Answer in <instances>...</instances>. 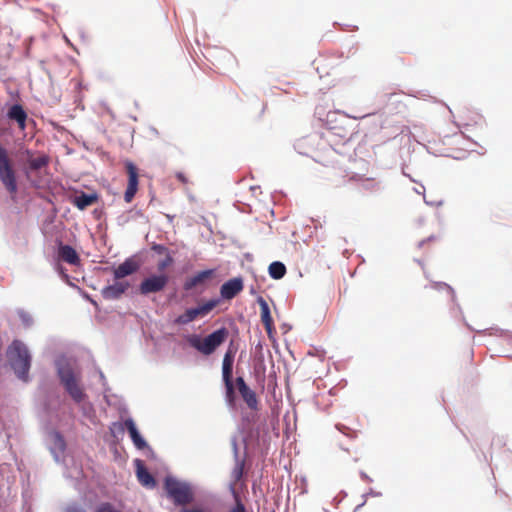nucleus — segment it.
I'll return each mask as SVG.
<instances>
[{"label":"nucleus","mask_w":512,"mask_h":512,"mask_svg":"<svg viewBox=\"0 0 512 512\" xmlns=\"http://www.w3.org/2000/svg\"><path fill=\"white\" fill-rule=\"evenodd\" d=\"M215 274V268L198 271L184 281L183 289L188 292L197 286H205L215 276Z\"/></svg>","instance_id":"2eb2a0df"},{"label":"nucleus","mask_w":512,"mask_h":512,"mask_svg":"<svg viewBox=\"0 0 512 512\" xmlns=\"http://www.w3.org/2000/svg\"><path fill=\"white\" fill-rule=\"evenodd\" d=\"M174 262L173 257L171 256L170 252L165 255V258L159 261L158 263V270L163 271L167 267H169Z\"/></svg>","instance_id":"473e14b6"},{"label":"nucleus","mask_w":512,"mask_h":512,"mask_svg":"<svg viewBox=\"0 0 512 512\" xmlns=\"http://www.w3.org/2000/svg\"><path fill=\"white\" fill-rule=\"evenodd\" d=\"M99 377H100V380H101V383H102L103 387H105L106 386V377H105L104 373L101 370H99Z\"/></svg>","instance_id":"8fccbe9b"},{"label":"nucleus","mask_w":512,"mask_h":512,"mask_svg":"<svg viewBox=\"0 0 512 512\" xmlns=\"http://www.w3.org/2000/svg\"><path fill=\"white\" fill-rule=\"evenodd\" d=\"M169 280L170 278L166 273H152L142 279L137 288V293L144 297L160 293L165 290Z\"/></svg>","instance_id":"9d476101"},{"label":"nucleus","mask_w":512,"mask_h":512,"mask_svg":"<svg viewBox=\"0 0 512 512\" xmlns=\"http://www.w3.org/2000/svg\"><path fill=\"white\" fill-rule=\"evenodd\" d=\"M163 488L167 498L174 506L188 508L187 505L195 502V492L190 482L179 480L173 475H167L163 481Z\"/></svg>","instance_id":"7ed1b4c3"},{"label":"nucleus","mask_w":512,"mask_h":512,"mask_svg":"<svg viewBox=\"0 0 512 512\" xmlns=\"http://www.w3.org/2000/svg\"><path fill=\"white\" fill-rule=\"evenodd\" d=\"M222 381L225 387V401L229 407L234 408L236 405L237 395L233 383V373L222 372Z\"/></svg>","instance_id":"b1692460"},{"label":"nucleus","mask_w":512,"mask_h":512,"mask_svg":"<svg viewBox=\"0 0 512 512\" xmlns=\"http://www.w3.org/2000/svg\"><path fill=\"white\" fill-rule=\"evenodd\" d=\"M229 331L222 326L204 338L199 334H189L186 337L187 343L205 356L213 354L228 338Z\"/></svg>","instance_id":"423d86ee"},{"label":"nucleus","mask_w":512,"mask_h":512,"mask_svg":"<svg viewBox=\"0 0 512 512\" xmlns=\"http://www.w3.org/2000/svg\"><path fill=\"white\" fill-rule=\"evenodd\" d=\"M3 504V493H2V490L0 489V507L2 506Z\"/></svg>","instance_id":"5fc2aeb1"},{"label":"nucleus","mask_w":512,"mask_h":512,"mask_svg":"<svg viewBox=\"0 0 512 512\" xmlns=\"http://www.w3.org/2000/svg\"><path fill=\"white\" fill-rule=\"evenodd\" d=\"M49 163V158L47 155H40L35 158H31L29 160V166L32 170H41L42 168L46 167Z\"/></svg>","instance_id":"c85d7f7f"},{"label":"nucleus","mask_w":512,"mask_h":512,"mask_svg":"<svg viewBox=\"0 0 512 512\" xmlns=\"http://www.w3.org/2000/svg\"><path fill=\"white\" fill-rule=\"evenodd\" d=\"M366 504V500H363L360 504H358L355 509H354V512H358L359 510H361V508Z\"/></svg>","instance_id":"3c124183"},{"label":"nucleus","mask_w":512,"mask_h":512,"mask_svg":"<svg viewBox=\"0 0 512 512\" xmlns=\"http://www.w3.org/2000/svg\"><path fill=\"white\" fill-rule=\"evenodd\" d=\"M57 257L59 260L71 265H78L80 262V257L77 251L71 245L64 244L61 241H58Z\"/></svg>","instance_id":"5701e85b"},{"label":"nucleus","mask_w":512,"mask_h":512,"mask_svg":"<svg viewBox=\"0 0 512 512\" xmlns=\"http://www.w3.org/2000/svg\"><path fill=\"white\" fill-rule=\"evenodd\" d=\"M45 446L49 450L54 461L57 464H62L65 466L63 475L66 479L78 480L82 476L81 468L75 466L73 469L70 470L67 468L65 464L64 454L67 448V444L61 432H59L56 429L49 430L46 434Z\"/></svg>","instance_id":"20e7f679"},{"label":"nucleus","mask_w":512,"mask_h":512,"mask_svg":"<svg viewBox=\"0 0 512 512\" xmlns=\"http://www.w3.org/2000/svg\"><path fill=\"white\" fill-rule=\"evenodd\" d=\"M256 301L260 306L261 321L265 327V330H266L268 336L271 338L273 335V332L275 330V327H274L273 318L271 316L270 307H269L267 301L262 296H258Z\"/></svg>","instance_id":"4be33fe9"},{"label":"nucleus","mask_w":512,"mask_h":512,"mask_svg":"<svg viewBox=\"0 0 512 512\" xmlns=\"http://www.w3.org/2000/svg\"><path fill=\"white\" fill-rule=\"evenodd\" d=\"M135 473L139 483L148 489L156 487L157 482L152 473L147 469L143 460L136 458L134 460Z\"/></svg>","instance_id":"6ab92c4d"},{"label":"nucleus","mask_w":512,"mask_h":512,"mask_svg":"<svg viewBox=\"0 0 512 512\" xmlns=\"http://www.w3.org/2000/svg\"><path fill=\"white\" fill-rule=\"evenodd\" d=\"M0 181L9 193L18 191L16 172L9 158L8 151L0 143Z\"/></svg>","instance_id":"6e6552de"},{"label":"nucleus","mask_w":512,"mask_h":512,"mask_svg":"<svg viewBox=\"0 0 512 512\" xmlns=\"http://www.w3.org/2000/svg\"><path fill=\"white\" fill-rule=\"evenodd\" d=\"M287 272L286 266L281 261H273L268 267V274L274 280L282 279Z\"/></svg>","instance_id":"bb28decb"},{"label":"nucleus","mask_w":512,"mask_h":512,"mask_svg":"<svg viewBox=\"0 0 512 512\" xmlns=\"http://www.w3.org/2000/svg\"><path fill=\"white\" fill-rule=\"evenodd\" d=\"M63 512H86V510L81 504L72 502L65 507Z\"/></svg>","instance_id":"c9c22d12"},{"label":"nucleus","mask_w":512,"mask_h":512,"mask_svg":"<svg viewBox=\"0 0 512 512\" xmlns=\"http://www.w3.org/2000/svg\"><path fill=\"white\" fill-rule=\"evenodd\" d=\"M81 295L85 300L89 301L96 309H99V305H98L97 301L94 300L90 294L81 290Z\"/></svg>","instance_id":"a19ab883"},{"label":"nucleus","mask_w":512,"mask_h":512,"mask_svg":"<svg viewBox=\"0 0 512 512\" xmlns=\"http://www.w3.org/2000/svg\"><path fill=\"white\" fill-rule=\"evenodd\" d=\"M434 239H435V236L431 235V236L427 237L425 240H426V242H430V241H432Z\"/></svg>","instance_id":"864d4df0"},{"label":"nucleus","mask_w":512,"mask_h":512,"mask_svg":"<svg viewBox=\"0 0 512 512\" xmlns=\"http://www.w3.org/2000/svg\"><path fill=\"white\" fill-rule=\"evenodd\" d=\"M219 305V300L209 299L204 303L198 304L195 307H189L173 320V324L183 326L187 325L199 317L207 316L214 308Z\"/></svg>","instance_id":"1a4fd4ad"},{"label":"nucleus","mask_w":512,"mask_h":512,"mask_svg":"<svg viewBox=\"0 0 512 512\" xmlns=\"http://www.w3.org/2000/svg\"><path fill=\"white\" fill-rule=\"evenodd\" d=\"M128 212H129V215L131 217V220L132 219H136L137 217H142L143 216V213H142L141 210H133V209H131Z\"/></svg>","instance_id":"a18cd8bd"},{"label":"nucleus","mask_w":512,"mask_h":512,"mask_svg":"<svg viewBox=\"0 0 512 512\" xmlns=\"http://www.w3.org/2000/svg\"><path fill=\"white\" fill-rule=\"evenodd\" d=\"M235 383L246 405L251 410H256L258 408V400L256 393L249 387V385L245 382L242 376H237L235 379Z\"/></svg>","instance_id":"aec40b11"},{"label":"nucleus","mask_w":512,"mask_h":512,"mask_svg":"<svg viewBox=\"0 0 512 512\" xmlns=\"http://www.w3.org/2000/svg\"><path fill=\"white\" fill-rule=\"evenodd\" d=\"M229 331L222 326L204 338L199 334H189L186 337L187 343L205 356L213 354L228 338Z\"/></svg>","instance_id":"39448f33"},{"label":"nucleus","mask_w":512,"mask_h":512,"mask_svg":"<svg viewBox=\"0 0 512 512\" xmlns=\"http://www.w3.org/2000/svg\"><path fill=\"white\" fill-rule=\"evenodd\" d=\"M18 316L25 327H30L33 325V318L29 313L21 310L18 312Z\"/></svg>","instance_id":"2f4dec72"},{"label":"nucleus","mask_w":512,"mask_h":512,"mask_svg":"<svg viewBox=\"0 0 512 512\" xmlns=\"http://www.w3.org/2000/svg\"><path fill=\"white\" fill-rule=\"evenodd\" d=\"M176 177H177V179H179L183 183L187 182V179H186L185 175L182 172H178L176 174Z\"/></svg>","instance_id":"de8ad7c7"},{"label":"nucleus","mask_w":512,"mask_h":512,"mask_svg":"<svg viewBox=\"0 0 512 512\" xmlns=\"http://www.w3.org/2000/svg\"><path fill=\"white\" fill-rule=\"evenodd\" d=\"M6 358L16 377L24 383L30 381L32 355L27 345L19 339H14L6 349Z\"/></svg>","instance_id":"f03ea898"},{"label":"nucleus","mask_w":512,"mask_h":512,"mask_svg":"<svg viewBox=\"0 0 512 512\" xmlns=\"http://www.w3.org/2000/svg\"><path fill=\"white\" fill-rule=\"evenodd\" d=\"M424 202L431 207H439L443 205V200L429 201L424 197Z\"/></svg>","instance_id":"37998d69"},{"label":"nucleus","mask_w":512,"mask_h":512,"mask_svg":"<svg viewBox=\"0 0 512 512\" xmlns=\"http://www.w3.org/2000/svg\"><path fill=\"white\" fill-rule=\"evenodd\" d=\"M360 477L362 480L369 482V483H371L373 481L372 478L364 471H360Z\"/></svg>","instance_id":"49530a36"},{"label":"nucleus","mask_w":512,"mask_h":512,"mask_svg":"<svg viewBox=\"0 0 512 512\" xmlns=\"http://www.w3.org/2000/svg\"><path fill=\"white\" fill-rule=\"evenodd\" d=\"M356 177L361 182L360 187L364 190H373L377 186V184L375 183V181L373 179L363 178L362 176H359V175H355L352 178L354 179Z\"/></svg>","instance_id":"7c9ffc66"},{"label":"nucleus","mask_w":512,"mask_h":512,"mask_svg":"<svg viewBox=\"0 0 512 512\" xmlns=\"http://www.w3.org/2000/svg\"><path fill=\"white\" fill-rule=\"evenodd\" d=\"M239 435L234 434L230 438V443L232 447L233 452V459H234V467L231 472V477L234 482H238L242 479L244 474V468L246 463V457H247V442L245 438H242V441L244 443V453L243 457L240 456L239 451V445H238Z\"/></svg>","instance_id":"9b49d317"},{"label":"nucleus","mask_w":512,"mask_h":512,"mask_svg":"<svg viewBox=\"0 0 512 512\" xmlns=\"http://www.w3.org/2000/svg\"><path fill=\"white\" fill-rule=\"evenodd\" d=\"M237 351H238L237 344L235 343L234 340H231L229 342V345H228L227 350L223 357L222 372H232L233 373L234 360H235V355H236Z\"/></svg>","instance_id":"a878e982"},{"label":"nucleus","mask_w":512,"mask_h":512,"mask_svg":"<svg viewBox=\"0 0 512 512\" xmlns=\"http://www.w3.org/2000/svg\"><path fill=\"white\" fill-rule=\"evenodd\" d=\"M53 364L65 393L77 405L86 403L88 395L82 382V371L77 362L65 353H60L55 356Z\"/></svg>","instance_id":"f257e3e1"},{"label":"nucleus","mask_w":512,"mask_h":512,"mask_svg":"<svg viewBox=\"0 0 512 512\" xmlns=\"http://www.w3.org/2000/svg\"><path fill=\"white\" fill-rule=\"evenodd\" d=\"M300 145H301V141H300V142H298V143H296L295 148H296V149H299Z\"/></svg>","instance_id":"4d7b16f0"},{"label":"nucleus","mask_w":512,"mask_h":512,"mask_svg":"<svg viewBox=\"0 0 512 512\" xmlns=\"http://www.w3.org/2000/svg\"><path fill=\"white\" fill-rule=\"evenodd\" d=\"M131 220L129 212L123 213L117 217V224L123 226Z\"/></svg>","instance_id":"ea45409f"},{"label":"nucleus","mask_w":512,"mask_h":512,"mask_svg":"<svg viewBox=\"0 0 512 512\" xmlns=\"http://www.w3.org/2000/svg\"><path fill=\"white\" fill-rule=\"evenodd\" d=\"M369 496H372V497H381V496H382V493H381V492H378V491H375V490H373L372 488H370L368 492H366V493H364V494L362 495V498H363V500H366V501H367V498H368Z\"/></svg>","instance_id":"79ce46f5"},{"label":"nucleus","mask_w":512,"mask_h":512,"mask_svg":"<svg viewBox=\"0 0 512 512\" xmlns=\"http://www.w3.org/2000/svg\"><path fill=\"white\" fill-rule=\"evenodd\" d=\"M230 489H231L232 493L235 495V488H234V484H231V485H230Z\"/></svg>","instance_id":"6e6d98bb"},{"label":"nucleus","mask_w":512,"mask_h":512,"mask_svg":"<svg viewBox=\"0 0 512 512\" xmlns=\"http://www.w3.org/2000/svg\"><path fill=\"white\" fill-rule=\"evenodd\" d=\"M432 288L438 291L446 290L447 293L451 296V300L455 301L456 295L454 289L445 282H433Z\"/></svg>","instance_id":"c756f323"},{"label":"nucleus","mask_w":512,"mask_h":512,"mask_svg":"<svg viewBox=\"0 0 512 512\" xmlns=\"http://www.w3.org/2000/svg\"><path fill=\"white\" fill-rule=\"evenodd\" d=\"M395 93L394 92H381L377 95L378 97V104H379V107H383L387 101L392 97L394 96Z\"/></svg>","instance_id":"f704fd0d"},{"label":"nucleus","mask_w":512,"mask_h":512,"mask_svg":"<svg viewBox=\"0 0 512 512\" xmlns=\"http://www.w3.org/2000/svg\"><path fill=\"white\" fill-rule=\"evenodd\" d=\"M151 250L153 252H155L156 254H158V255H163V254L166 255L167 253L170 252L165 245L159 244V243H155V242L152 243Z\"/></svg>","instance_id":"e433bc0d"},{"label":"nucleus","mask_w":512,"mask_h":512,"mask_svg":"<svg viewBox=\"0 0 512 512\" xmlns=\"http://www.w3.org/2000/svg\"><path fill=\"white\" fill-rule=\"evenodd\" d=\"M427 243L425 239L421 240L419 243H418V247L421 248L423 247V245Z\"/></svg>","instance_id":"603ef678"},{"label":"nucleus","mask_w":512,"mask_h":512,"mask_svg":"<svg viewBox=\"0 0 512 512\" xmlns=\"http://www.w3.org/2000/svg\"><path fill=\"white\" fill-rule=\"evenodd\" d=\"M414 191L417 194H421V195L425 196V187L423 185H420V188H414Z\"/></svg>","instance_id":"09e8293b"},{"label":"nucleus","mask_w":512,"mask_h":512,"mask_svg":"<svg viewBox=\"0 0 512 512\" xmlns=\"http://www.w3.org/2000/svg\"><path fill=\"white\" fill-rule=\"evenodd\" d=\"M126 170L128 174V184L124 193V200L129 203L133 200L138 191L139 178L138 169L133 162L128 161L126 163Z\"/></svg>","instance_id":"dca6fc26"},{"label":"nucleus","mask_w":512,"mask_h":512,"mask_svg":"<svg viewBox=\"0 0 512 512\" xmlns=\"http://www.w3.org/2000/svg\"><path fill=\"white\" fill-rule=\"evenodd\" d=\"M244 289V281L241 276L233 277L227 281H225L220 286V296L217 298H211L212 300H219V304L221 301H230L234 299L239 293H241Z\"/></svg>","instance_id":"ddd939ff"},{"label":"nucleus","mask_w":512,"mask_h":512,"mask_svg":"<svg viewBox=\"0 0 512 512\" xmlns=\"http://www.w3.org/2000/svg\"><path fill=\"white\" fill-rule=\"evenodd\" d=\"M56 269H57V272H58V274L60 275V277H61V278H62V279H63V280L68 284V285H70V286H74V285L71 283V281H70V277H69V275L66 273V271L64 270V268H63L60 264H58V265H57Z\"/></svg>","instance_id":"4c0bfd02"},{"label":"nucleus","mask_w":512,"mask_h":512,"mask_svg":"<svg viewBox=\"0 0 512 512\" xmlns=\"http://www.w3.org/2000/svg\"><path fill=\"white\" fill-rule=\"evenodd\" d=\"M229 331L222 326L204 338L199 334H189L186 337L187 343L205 356L213 354L228 338Z\"/></svg>","instance_id":"0eeeda50"},{"label":"nucleus","mask_w":512,"mask_h":512,"mask_svg":"<svg viewBox=\"0 0 512 512\" xmlns=\"http://www.w3.org/2000/svg\"><path fill=\"white\" fill-rule=\"evenodd\" d=\"M98 198L99 196L96 192L86 193L81 191L72 197L71 202L79 210H85L87 207L97 202Z\"/></svg>","instance_id":"393cba45"},{"label":"nucleus","mask_w":512,"mask_h":512,"mask_svg":"<svg viewBox=\"0 0 512 512\" xmlns=\"http://www.w3.org/2000/svg\"><path fill=\"white\" fill-rule=\"evenodd\" d=\"M130 287L128 281L114 280V283L106 285L101 290V295L105 300H119Z\"/></svg>","instance_id":"f3484780"},{"label":"nucleus","mask_w":512,"mask_h":512,"mask_svg":"<svg viewBox=\"0 0 512 512\" xmlns=\"http://www.w3.org/2000/svg\"><path fill=\"white\" fill-rule=\"evenodd\" d=\"M179 512H206L201 507H192V508H182L179 510Z\"/></svg>","instance_id":"c03bdc74"},{"label":"nucleus","mask_w":512,"mask_h":512,"mask_svg":"<svg viewBox=\"0 0 512 512\" xmlns=\"http://www.w3.org/2000/svg\"><path fill=\"white\" fill-rule=\"evenodd\" d=\"M336 429L347 437L354 439L356 437V432L352 431L350 428L343 424H336Z\"/></svg>","instance_id":"72a5a7b5"},{"label":"nucleus","mask_w":512,"mask_h":512,"mask_svg":"<svg viewBox=\"0 0 512 512\" xmlns=\"http://www.w3.org/2000/svg\"><path fill=\"white\" fill-rule=\"evenodd\" d=\"M239 435L234 434L230 438V443L232 447L233 452V459H234V467L231 472V477L234 482H238L242 479L244 474V468L246 463V457H247V442L245 438H242V441L244 443V453L243 457L240 456L239 451V445H238Z\"/></svg>","instance_id":"f8f14e48"},{"label":"nucleus","mask_w":512,"mask_h":512,"mask_svg":"<svg viewBox=\"0 0 512 512\" xmlns=\"http://www.w3.org/2000/svg\"><path fill=\"white\" fill-rule=\"evenodd\" d=\"M140 269V263L133 257L126 258L117 267L113 268L114 280L122 281L123 278L135 274Z\"/></svg>","instance_id":"a211bd4d"},{"label":"nucleus","mask_w":512,"mask_h":512,"mask_svg":"<svg viewBox=\"0 0 512 512\" xmlns=\"http://www.w3.org/2000/svg\"><path fill=\"white\" fill-rule=\"evenodd\" d=\"M255 360H256V364H255L256 371L259 372L261 370L262 373L264 374L265 364H264V356H263V346H262L261 342H258L257 345L255 346Z\"/></svg>","instance_id":"cd10ccee"},{"label":"nucleus","mask_w":512,"mask_h":512,"mask_svg":"<svg viewBox=\"0 0 512 512\" xmlns=\"http://www.w3.org/2000/svg\"><path fill=\"white\" fill-rule=\"evenodd\" d=\"M114 425H118L120 432H123L125 429L127 430L129 437L137 450L150 448L147 441L137 428L135 421L131 417L125 419L123 424L114 423Z\"/></svg>","instance_id":"4468645a"},{"label":"nucleus","mask_w":512,"mask_h":512,"mask_svg":"<svg viewBox=\"0 0 512 512\" xmlns=\"http://www.w3.org/2000/svg\"><path fill=\"white\" fill-rule=\"evenodd\" d=\"M6 118L15 122L20 130L26 129L28 114L20 103H13L6 111Z\"/></svg>","instance_id":"412c9836"},{"label":"nucleus","mask_w":512,"mask_h":512,"mask_svg":"<svg viewBox=\"0 0 512 512\" xmlns=\"http://www.w3.org/2000/svg\"><path fill=\"white\" fill-rule=\"evenodd\" d=\"M229 512H247L246 507L240 498L236 499L235 505L231 508Z\"/></svg>","instance_id":"58836bf2"}]
</instances>
